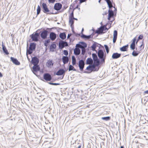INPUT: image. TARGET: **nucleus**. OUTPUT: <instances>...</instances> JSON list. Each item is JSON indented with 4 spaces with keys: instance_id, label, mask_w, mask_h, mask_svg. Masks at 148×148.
<instances>
[{
    "instance_id": "f257e3e1",
    "label": "nucleus",
    "mask_w": 148,
    "mask_h": 148,
    "mask_svg": "<svg viewBox=\"0 0 148 148\" xmlns=\"http://www.w3.org/2000/svg\"><path fill=\"white\" fill-rule=\"evenodd\" d=\"M36 46V45L35 43H31L29 49L27 50V53L29 54H32V51L35 49Z\"/></svg>"
},
{
    "instance_id": "f03ea898",
    "label": "nucleus",
    "mask_w": 148,
    "mask_h": 148,
    "mask_svg": "<svg viewBox=\"0 0 148 148\" xmlns=\"http://www.w3.org/2000/svg\"><path fill=\"white\" fill-rule=\"evenodd\" d=\"M86 70L90 71L89 73L91 72L92 71H97L98 70V69H96L95 67L94 66V65H89L86 68ZM84 73H89V72H87V71H85L84 72Z\"/></svg>"
},
{
    "instance_id": "7ed1b4c3",
    "label": "nucleus",
    "mask_w": 148,
    "mask_h": 148,
    "mask_svg": "<svg viewBox=\"0 0 148 148\" xmlns=\"http://www.w3.org/2000/svg\"><path fill=\"white\" fill-rule=\"evenodd\" d=\"M74 18L73 16V12L70 14L69 17V24L70 25L71 27V28L73 27V25L74 24V21L73 19Z\"/></svg>"
},
{
    "instance_id": "20e7f679",
    "label": "nucleus",
    "mask_w": 148,
    "mask_h": 148,
    "mask_svg": "<svg viewBox=\"0 0 148 148\" xmlns=\"http://www.w3.org/2000/svg\"><path fill=\"white\" fill-rule=\"evenodd\" d=\"M76 47L83 49L87 47V45L85 43L82 42H80L79 44H77L76 45Z\"/></svg>"
},
{
    "instance_id": "39448f33",
    "label": "nucleus",
    "mask_w": 148,
    "mask_h": 148,
    "mask_svg": "<svg viewBox=\"0 0 148 148\" xmlns=\"http://www.w3.org/2000/svg\"><path fill=\"white\" fill-rule=\"evenodd\" d=\"M85 65L84 61L83 60H79L78 63V66L80 70L82 71L84 68Z\"/></svg>"
},
{
    "instance_id": "423d86ee",
    "label": "nucleus",
    "mask_w": 148,
    "mask_h": 148,
    "mask_svg": "<svg viewBox=\"0 0 148 148\" xmlns=\"http://www.w3.org/2000/svg\"><path fill=\"white\" fill-rule=\"evenodd\" d=\"M39 34L37 33H36L35 34H32L31 35V38L33 41H37L38 40V37Z\"/></svg>"
},
{
    "instance_id": "0eeeda50",
    "label": "nucleus",
    "mask_w": 148,
    "mask_h": 148,
    "mask_svg": "<svg viewBox=\"0 0 148 148\" xmlns=\"http://www.w3.org/2000/svg\"><path fill=\"white\" fill-rule=\"evenodd\" d=\"M44 79L47 81H50L51 79V76L49 73H45L43 76Z\"/></svg>"
},
{
    "instance_id": "6e6552de",
    "label": "nucleus",
    "mask_w": 148,
    "mask_h": 148,
    "mask_svg": "<svg viewBox=\"0 0 148 148\" xmlns=\"http://www.w3.org/2000/svg\"><path fill=\"white\" fill-rule=\"evenodd\" d=\"M39 62V59L36 57H34L32 59V62L34 65H38Z\"/></svg>"
},
{
    "instance_id": "1a4fd4ad",
    "label": "nucleus",
    "mask_w": 148,
    "mask_h": 148,
    "mask_svg": "<svg viewBox=\"0 0 148 148\" xmlns=\"http://www.w3.org/2000/svg\"><path fill=\"white\" fill-rule=\"evenodd\" d=\"M48 34V31L44 30L40 34V36L42 38L45 39L47 38Z\"/></svg>"
},
{
    "instance_id": "9d476101",
    "label": "nucleus",
    "mask_w": 148,
    "mask_h": 148,
    "mask_svg": "<svg viewBox=\"0 0 148 148\" xmlns=\"http://www.w3.org/2000/svg\"><path fill=\"white\" fill-rule=\"evenodd\" d=\"M33 73L36 75V72L39 71L40 67L38 65H34L33 67Z\"/></svg>"
},
{
    "instance_id": "9b49d317",
    "label": "nucleus",
    "mask_w": 148,
    "mask_h": 148,
    "mask_svg": "<svg viewBox=\"0 0 148 148\" xmlns=\"http://www.w3.org/2000/svg\"><path fill=\"white\" fill-rule=\"evenodd\" d=\"M43 9L44 10L43 12L45 13H47L49 12V10L47 8V6L46 3H43L42 4Z\"/></svg>"
},
{
    "instance_id": "f8f14e48",
    "label": "nucleus",
    "mask_w": 148,
    "mask_h": 148,
    "mask_svg": "<svg viewBox=\"0 0 148 148\" xmlns=\"http://www.w3.org/2000/svg\"><path fill=\"white\" fill-rule=\"evenodd\" d=\"M62 7V5L61 4L58 3L55 4L54 8L56 10H59L61 9Z\"/></svg>"
},
{
    "instance_id": "ddd939ff",
    "label": "nucleus",
    "mask_w": 148,
    "mask_h": 148,
    "mask_svg": "<svg viewBox=\"0 0 148 148\" xmlns=\"http://www.w3.org/2000/svg\"><path fill=\"white\" fill-rule=\"evenodd\" d=\"M49 37L51 40H54L56 38V35L54 33L51 32L50 34Z\"/></svg>"
},
{
    "instance_id": "4468645a",
    "label": "nucleus",
    "mask_w": 148,
    "mask_h": 148,
    "mask_svg": "<svg viewBox=\"0 0 148 148\" xmlns=\"http://www.w3.org/2000/svg\"><path fill=\"white\" fill-rule=\"evenodd\" d=\"M98 56L100 58H102L104 57V52L101 50H99L98 52Z\"/></svg>"
},
{
    "instance_id": "2eb2a0df",
    "label": "nucleus",
    "mask_w": 148,
    "mask_h": 148,
    "mask_svg": "<svg viewBox=\"0 0 148 148\" xmlns=\"http://www.w3.org/2000/svg\"><path fill=\"white\" fill-rule=\"evenodd\" d=\"M10 59L11 60L14 64L16 65H19L20 64V62L16 59L12 57Z\"/></svg>"
},
{
    "instance_id": "dca6fc26",
    "label": "nucleus",
    "mask_w": 148,
    "mask_h": 148,
    "mask_svg": "<svg viewBox=\"0 0 148 148\" xmlns=\"http://www.w3.org/2000/svg\"><path fill=\"white\" fill-rule=\"evenodd\" d=\"M69 58L67 56H64L62 58V61L64 64L67 63L69 62Z\"/></svg>"
},
{
    "instance_id": "f3484780",
    "label": "nucleus",
    "mask_w": 148,
    "mask_h": 148,
    "mask_svg": "<svg viewBox=\"0 0 148 148\" xmlns=\"http://www.w3.org/2000/svg\"><path fill=\"white\" fill-rule=\"evenodd\" d=\"M121 54L117 53H114L112 56V58L113 59H117L119 58Z\"/></svg>"
},
{
    "instance_id": "a211bd4d",
    "label": "nucleus",
    "mask_w": 148,
    "mask_h": 148,
    "mask_svg": "<svg viewBox=\"0 0 148 148\" xmlns=\"http://www.w3.org/2000/svg\"><path fill=\"white\" fill-rule=\"evenodd\" d=\"M65 72L64 70L62 69H60L56 73V75H63Z\"/></svg>"
},
{
    "instance_id": "6ab92c4d",
    "label": "nucleus",
    "mask_w": 148,
    "mask_h": 148,
    "mask_svg": "<svg viewBox=\"0 0 148 148\" xmlns=\"http://www.w3.org/2000/svg\"><path fill=\"white\" fill-rule=\"evenodd\" d=\"M78 47L75 48L74 50V54L76 55H79L80 53V50Z\"/></svg>"
},
{
    "instance_id": "aec40b11",
    "label": "nucleus",
    "mask_w": 148,
    "mask_h": 148,
    "mask_svg": "<svg viewBox=\"0 0 148 148\" xmlns=\"http://www.w3.org/2000/svg\"><path fill=\"white\" fill-rule=\"evenodd\" d=\"M114 15V13L112 10H109V13L108 14V19L109 20H110V18L113 17Z\"/></svg>"
},
{
    "instance_id": "412c9836",
    "label": "nucleus",
    "mask_w": 148,
    "mask_h": 148,
    "mask_svg": "<svg viewBox=\"0 0 148 148\" xmlns=\"http://www.w3.org/2000/svg\"><path fill=\"white\" fill-rule=\"evenodd\" d=\"M105 27L104 26H101L96 31V32L97 33H102Z\"/></svg>"
},
{
    "instance_id": "4be33fe9",
    "label": "nucleus",
    "mask_w": 148,
    "mask_h": 148,
    "mask_svg": "<svg viewBox=\"0 0 148 148\" xmlns=\"http://www.w3.org/2000/svg\"><path fill=\"white\" fill-rule=\"evenodd\" d=\"M86 64H91L93 63V60L90 58H89L87 59Z\"/></svg>"
},
{
    "instance_id": "5701e85b",
    "label": "nucleus",
    "mask_w": 148,
    "mask_h": 148,
    "mask_svg": "<svg viewBox=\"0 0 148 148\" xmlns=\"http://www.w3.org/2000/svg\"><path fill=\"white\" fill-rule=\"evenodd\" d=\"M46 65L48 67H51L53 65L52 61L51 60H48L46 63Z\"/></svg>"
},
{
    "instance_id": "b1692460",
    "label": "nucleus",
    "mask_w": 148,
    "mask_h": 148,
    "mask_svg": "<svg viewBox=\"0 0 148 148\" xmlns=\"http://www.w3.org/2000/svg\"><path fill=\"white\" fill-rule=\"evenodd\" d=\"M2 49L3 50L4 53H5L6 54H8L9 53L8 52V51L5 46L3 44V42H2Z\"/></svg>"
},
{
    "instance_id": "393cba45",
    "label": "nucleus",
    "mask_w": 148,
    "mask_h": 148,
    "mask_svg": "<svg viewBox=\"0 0 148 148\" xmlns=\"http://www.w3.org/2000/svg\"><path fill=\"white\" fill-rule=\"evenodd\" d=\"M128 45L123 46L120 48V50L122 51H125L128 48Z\"/></svg>"
},
{
    "instance_id": "a878e982",
    "label": "nucleus",
    "mask_w": 148,
    "mask_h": 148,
    "mask_svg": "<svg viewBox=\"0 0 148 148\" xmlns=\"http://www.w3.org/2000/svg\"><path fill=\"white\" fill-rule=\"evenodd\" d=\"M60 37L62 40L65 39L66 37V35L65 33H61L59 35Z\"/></svg>"
},
{
    "instance_id": "bb28decb",
    "label": "nucleus",
    "mask_w": 148,
    "mask_h": 148,
    "mask_svg": "<svg viewBox=\"0 0 148 148\" xmlns=\"http://www.w3.org/2000/svg\"><path fill=\"white\" fill-rule=\"evenodd\" d=\"M100 62L98 60H94V64H93L94 66L95 67L96 66H98Z\"/></svg>"
},
{
    "instance_id": "cd10ccee",
    "label": "nucleus",
    "mask_w": 148,
    "mask_h": 148,
    "mask_svg": "<svg viewBox=\"0 0 148 148\" xmlns=\"http://www.w3.org/2000/svg\"><path fill=\"white\" fill-rule=\"evenodd\" d=\"M81 37L82 38L84 39H89L91 38V35H90L89 36H86L85 35L83 34L82 35H81Z\"/></svg>"
},
{
    "instance_id": "c85d7f7f",
    "label": "nucleus",
    "mask_w": 148,
    "mask_h": 148,
    "mask_svg": "<svg viewBox=\"0 0 148 148\" xmlns=\"http://www.w3.org/2000/svg\"><path fill=\"white\" fill-rule=\"evenodd\" d=\"M140 53V52L139 51H135L134 50L132 53V55L134 56H136Z\"/></svg>"
},
{
    "instance_id": "c756f323",
    "label": "nucleus",
    "mask_w": 148,
    "mask_h": 148,
    "mask_svg": "<svg viewBox=\"0 0 148 148\" xmlns=\"http://www.w3.org/2000/svg\"><path fill=\"white\" fill-rule=\"evenodd\" d=\"M72 64L73 65H75L76 64V61L75 58L74 56H72Z\"/></svg>"
},
{
    "instance_id": "7c9ffc66",
    "label": "nucleus",
    "mask_w": 148,
    "mask_h": 148,
    "mask_svg": "<svg viewBox=\"0 0 148 148\" xmlns=\"http://www.w3.org/2000/svg\"><path fill=\"white\" fill-rule=\"evenodd\" d=\"M59 47L61 49L64 47V42L62 41L59 43Z\"/></svg>"
},
{
    "instance_id": "2f4dec72",
    "label": "nucleus",
    "mask_w": 148,
    "mask_h": 148,
    "mask_svg": "<svg viewBox=\"0 0 148 148\" xmlns=\"http://www.w3.org/2000/svg\"><path fill=\"white\" fill-rule=\"evenodd\" d=\"M106 1L110 8L112 7V5L111 1L110 0H106Z\"/></svg>"
},
{
    "instance_id": "473e14b6",
    "label": "nucleus",
    "mask_w": 148,
    "mask_h": 148,
    "mask_svg": "<svg viewBox=\"0 0 148 148\" xmlns=\"http://www.w3.org/2000/svg\"><path fill=\"white\" fill-rule=\"evenodd\" d=\"M92 56L94 61L98 60L97 55L96 54L92 53Z\"/></svg>"
},
{
    "instance_id": "72a5a7b5",
    "label": "nucleus",
    "mask_w": 148,
    "mask_h": 148,
    "mask_svg": "<svg viewBox=\"0 0 148 148\" xmlns=\"http://www.w3.org/2000/svg\"><path fill=\"white\" fill-rule=\"evenodd\" d=\"M101 119L105 121H108L110 119V117L109 116L103 117L101 118Z\"/></svg>"
},
{
    "instance_id": "f704fd0d",
    "label": "nucleus",
    "mask_w": 148,
    "mask_h": 148,
    "mask_svg": "<svg viewBox=\"0 0 148 148\" xmlns=\"http://www.w3.org/2000/svg\"><path fill=\"white\" fill-rule=\"evenodd\" d=\"M69 71H70L71 70L75 71V69L74 68V67H73V66L71 65H70L69 66Z\"/></svg>"
},
{
    "instance_id": "c9c22d12",
    "label": "nucleus",
    "mask_w": 148,
    "mask_h": 148,
    "mask_svg": "<svg viewBox=\"0 0 148 148\" xmlns=\"http://www.w3.org/2000/svg\"><path fill=\"white\" fill-rule=\"evenodd\" d=\"M41 9L40 6L38 5L37 9V14L38 15L40 12Z\"/></svg>"
},
{
    "instance_id": "e433bc0d",
    "label": "nucleus",
    "mask_w": 148,
    "mask_h": 148,
    "mask_svg": "<svg viewBox=\"0 0 148 148\" xmlns=\"http://www.w3.org/2000/svg\"><path fill=\"white\" fill-rule=\"evenodd\" d=\"M130 48L134 50L135 49V44H131L130 46Z\"/></svg>"
},
{
    "instance_id": "4c0bfd02",
    "label": "nucleus",
    "mask_w": 148,
    "mask_h": 148,
    "mask_svg": "<svg viewBox=\"0 0 148 148\" xmlns=\"http://www.w3.org/2000/svg\"><path fill=\"white\" fill-rule=\"evenodd\" d=\"M104 47L106 49L107 53H108L109 52V49L108 46L107 45H105Z\"/></svg>"
},
{
    "instance_id": "58836bf2",
    "label": "nucleus",
    "mask_w": 148,
    "mask_h": 148,
    "mask_svg": "<svg viewBox=\"0 0 148 148\" xmlns=\"http://www.w3.org/2000/svg\"><path fill=\"white\" fill-rule=\"evenodd\" d=\"M56 45L55 44H52L50 46V49L53 48L55 49L56 48Z\"/></svg>"
},
{
    "instance_id": "ea45409f",
    "label": "nucleus",
    "mask_w": 148,
    "mask_h": 148,
    "mask_svg": "<svg viewBox=\"0 0 148 148\" xmlns=\"http://www.w3.org/2000/svg\"><path fill=\"white\" fill-rule=\"evenodd\" d=\"M117 32L116 30H114V32L113 37H117Z\"/></svg>"
},
{
    "instance_id": "a19ab883",
    "label": "nucleus",
    "mask_w": 148,
    "mask_h": 148,
    "mask_svg": "<svg viewBox=\"0 0 148 148\" xmlns=\"http://www.w3.org/2000/svg\"><path fill=\"white\" fill-rule=\"evenodd\" d=\"M105 57H106V56H105V57H103V58H100L101 59V62L103 63V62H105Z\"/></svg>"
},
{
    "instance_id": "79ce46f5",
    "label": "nucleus",
    "mask_w": 148,
    "mask_h": 148,
    "mask_svg": "<svg viewBox=\"0 0 148 148\" xmlns=\"http://www.w3.org/2000/svg\"><path fill=\"white\" fill-rule=\"evenodd\" d=\"M68 52L67 50H64V54L67 56L68 55Z\"/></svg>"
},
{
    "instance_id": "37998d69",
    "label": "nucleus",
    "mask_w": 148,
    "mask_h": 148,
    "mask_svg": "<svg viewBox=\"0 0 148 148\" xmlns=\"http://www.w3.org/2000/svg\"><path fill=\"white\" fill-rule=\"evenodd\" d=\"M136 38L135 37L134 38H133V39L132 42V44H135V42L136 41Z\"/></svg>"
},
{
    "instance_id": "c03bdc74",
    "label": "nucleus",
    "mask_w": 148,
    "mask_h": 148,
    "mask_svg": "<svg viewBox=\"0 0 148 148\" xmlns=\"http://www.w3.org/2000/svg\"><path fill=\"white\" fill-rule=\"evenodd\" d=\"M85 49H82V55H84L85 52Z\"/></svg>"
},
{
    "instance_id": "a18cd8bd",
    "label": "nucleus",
    "mask_w": 148,
    "mask_h": 148,
    "mask_svg": "<svg viewBox=\"0 0 148 148\" xmlns=\"http://www.w3.org/2000/svg\"><path fill=\"white\" fill-rule=\"evenodd\" d=\"M117 37H113V43H114L116 41V39H117Z\"/></svg>"
},
{
    "instance_id": "49530a36",
    "label": "nucleus",
    "mask_w": 148,
    "mask_h": 148,
    "mask_svg": "<svg viewBox=\"0 0 148 148\" xmlns=\"http://www.w3.org/2000/svg\"><path fill=\"white\" fill-rule=\"evenodd\" d=\"M143 38V35H140L138 37V40L142 39Z\"/></svg>"
},
{
    "instance_id": "de8ad7c7",
    "label": "nucleus",
    "mask_w": 148,
    "mask_h": 148,
    "mask_svg": "<svg viewBox=\"0 0 148 148\" xmlns=\"http://www.w3.org/2000/svg\"><path fill=\"white\" fill-rule=\"evenodd\" d=\"M50 40L49 39H48V40H46L45 42V46H46L47 45H46V44H48V43L49 42H50Z\"/></svg>"
},
{
    "instance_id": "09e8293b",
    "label": "nucleus",
    "mask_w": 148,
    "mask_h": 148,
    "mask_svg": "<svg viewBox=\"0 0 148 148\" xmlns=\"http://www.w3.org/2000/svg\"><path fill=\"white\" fill-rule=\"evenodd\" d=\"M91 47L92 49L93 50H94L96 48V47L95 45H93Z\"/></svg>"
},
{
    "instance_id": "8fccbe9b",
    "label": "nucleus",
    "mask_w": 148,
    "mask_h": 148,
    "mask_svg": "<svg viewBox=\"0 0 148 148\" xmlns=\"http://www.w3.org/2000/svg\"><path fill=\"white\" fill-rule=\"evenodd\" d=\"M48 1L49 3H53L55 2V0H48Z\"/></svg>"
},
{
    "instance_id": "3c124183",
    "label": "nucleus",
    "mask_w": 148,
    "mask_h": 148,
    "mask_svg": "<svg viewBox=\"0 0 148 148\" xmlns=\"http://www.w3.org/2000/svg\"><path fill=\"white\" fill-rule=\"evenodd\" d=\"M68 45V44L66 42H64V47L67 46Z\"/></svg>"
},
{
    "instance_id": "603ef678",
    "label": "nucleus",
    "mask_w": 148,
    "mask_h": 148,
    "mask_svg": "<svg viewBox=\"0 0 148 148\" xmlns=\"http://www.w3.org/2000/svg\"><path fill=\"white\" fill-rule=\"evenodd\" d=\"M59 84H60L59 83H53V84H52V85H59Z\"/></svg>"
},
{
    "instance_id": "864d4df0",
    "label": "nucleus",
    "mask_w": 148,
    "mask_h": 148,
    "mask_svg": "<svg viewBox=\"0 0 148 148\" xmlns=\"http://www.w3.org/2000/svg\"><path fill=\"white\" fill-rule=\"evenodd\" d=\"M144 93V94H148V90L145 91Z\"/></svg>"
},
{
    "instance_id": "5fc2aeb1",
    "label": "nucleus",
    "mask_w": 148,
    "mask_h": 148,
    "mask_svg": "<svg viewBox=\"0 0 148 148\" xmlns=\"http://www.w3.org/2000/svg\"><path fill=\"white\" fill-rule=\"evenodd\" d=\"M71 36V34H68V36H67V38H69Z\"/></svg>"
},
{
    "instance_id": "6e6d98bb",
    "label": "nucleus",
    "mask_w": 148,
    "mask_h": 148,
    "mask_svg": "<svg viewBox=\"0 0 148 148\" xmlns=\"http://www.w3.org/2000/svg\"><path fill=\"white\" fill-rule=\"evenodd\" d=\"M2 76V75L1 73L0 72V77H1Z\"/></svg>"
},
{
    "instance_id": "4d7b16f0",
    "label": "nucleus",
    "mask_w": 148,
    "mask_h": 148,
    "mask_svg": "<svg viewBox=\"0 0 148 148\" xmlns=\"http://www.w3.org/2000/svg\"><path fill=\"white\" fill-rule=\"evenodd\" d=\"M139 40H138H138L136 41V43L137 44V42H138V41Z\"/></svg>"
},
{
    "instance_id": "13d9d810",
    "label": "nucleus",
    "mask_w": 148,
    "mask_h": 148,
    "mask_svg": "<svg viewBox=\"0 0 148 148\" xmlns=\"http://www.w3.org/2000/svg\"><path fill=\"white\" fill-rule=\"evenodd\" d=\"M105 29H107V30H108V29L106 27H105Z\"/></svg>"
},
{
    "instance_id": "bf43d9fd",
    "label": "nucleus",
    "mask_w": 148,
    "mask_h": 148,
    "mask_svg": "<svg viewBox=\"0 0 148 148\" xmlns=\"http://www.w3.org/2000/svg\"><path fill=\"white\" fill-rule=\"evenodd\" d=\"M49 84H50L52 85V84H53V83H51V82H49Z\"/></svg>"
},
{
    "instance_id": "052dcab7",
    "label": "nucleus",
    "mask_w": 148,
    "mask_h": 148,
    "mask_svg": "<svg viewBox=\"0 0 148 148\" xmlns=\"http://www.w3.org/2000/svg\"><path fill=\"white\" fill-rule=\"evenodd\" d=\"M81 146H79L77 148H81Z\"/></svg>"
},
{
    "instance_id": "680f3d73",
    "label": "nucleus",
    "mask_w": 148,
    "mask_h": 148,
    "mask_svg": "<svg viewBox=\"0 0 148 148\" xmlns=\"http://www.w3.org/2000/svg\"><path fill=\"white\" fill-rule=\"evenodd\" d=\"M121 148H124L123 146H121Z\"/></svg>"
},
{
    "instance_id": "e2e57ef3",
    "label": "nucleus",
    "mask_w": 148,
    "mask_h": 148,
    "mask_svg": "<svg viewBox=\"0 0 148 148\" xmlns=\"http://www.w3.org/2000/svg\"><path fill=\"white\" fill-rule=\"evenodd\" d=\"M74 19H75V20H77V19L76 18H74L73 19V20Z\"/></svg>"
},
{
    "instance_id": "0e129e2a",
    "label": "nucleus",
    "mask_w": 148,
    "mask_h": 148,
    "mask_svg": "<svg viewBox=\"0 0 148 148\" xmlns=\"http://www.w3.org/2000/svg\"><path fill=\"white\" fill-rule=\"evenodd\" d=\"M101 1V0H99V3H100V1Z\"/></svg>"
},
{
    "instance_id": "69168bd1",
    "label": "nucleus",
    "mask_w": 148,
    "mask_h": 148,
    "mask_svg": "<svg viewBox=\"0 0 148 148\" xmlns=\"http://www.w3.org/2000/svg\"><path fill=\"white\" fill-rule=\"evenodd\" d=\"M142 45H141L140 46V47H142Z\"/></svg>"
},
{
    "instance_id": "338daca9",
    "label": "nucleus",
    "mask_w": 148,
    "mask_h": 148,
    "mask_svg": "<svg viewBox=\"0 0 148 148\" xmlns=\"http://www.w3.org/2000/svg\"><path fill=\"white\" fill-rule=\"evenodd\" d=\"M82 31H83V28L82 29Z\"/></svg>"
},
{
    "instance_id": "774afa93",
    "label": "nucleus",
    "mask_w": 148,
    "mask_h": 148,
    "mask_svg": "<svg viewBox=\"0 0 148 148\" xmlns=\"http://www.w3.org/2000/svg\"><path fill=\"white\" fill-rule=\"evenodd\" d=\"M78 10H80V8H79L78 9Z\"/></svg>"
}]
</instances>
